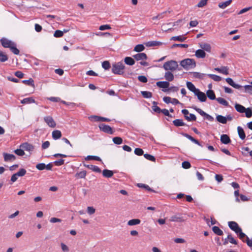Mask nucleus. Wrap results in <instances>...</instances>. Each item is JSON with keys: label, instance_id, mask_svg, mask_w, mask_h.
Returning a JSON list of instances; mask_svg holds the SVG:
<instances>
[{"label": "nucleus", "instance_id": "12", "mask_svg": "<svg viewBox=\"0 0 252 252\" xmlns=\"http://www.w3.org/2000/svg\"><path fill=\"white\" fill-rule=\"evenodd\" d=\"M133 57L136 61L146 60L148 58L147 55L144 53H140L133 56Z\"/></svg>", "mask_w": 252, "mask_h": 252}, {"label": "nucleus", "instance_id": "52", "mask_svg": "<svg viewBox=\"0 0 252 252\" xmlns=\"http://www.w3.org/2000/svg\"><path fill=\"white\" fill-rule=\"evenodd\" d=\"M144 158L150 161L155 162L156 161V158L153 156L148 154H144Z\"/></svg>", "mask_w": 252, "mask_h": 252}, {"label": "nucleus", "instance_id": "54", "mask_svg": "<svg viewBox=\"0 0 252 252\" xmlns=\"http://www.w3.org/2000/svg\"><path fill=\"white\" fill-rule=\"evenodd\" d=\"M102 66L105 70L109 69L111 67L110 63L107 61H104L102 63Z\"/></svg>", "mask_w": 252, "mask_h": 252}, {"label": "nucleus", "instance_id": "58", "mask_svg": "<svg viewBox=\"0 0 252 252\" xmlns=\"http://www.w3.org/2000/svg\"><path fill=\"white\" fill-rule=\"evenodd\" d=\"M182 166L184 169H189L191 167V164L189 161H184L182 162Z\"/></svg>", "mask_w": 252, "mask_h": 252}, {"label": "nucleus", "instance_id": "55", "mask_svg": "<svg viewBox=\"0 0 252 252\" xmlns=\"http://www.w3.org/2000/svg\"><path fill=\"white\" fill-rule=\"evenodd\" d=\"M188 45L186 44H174L172 46V48H174L175 47H182V48H187L188 47Z\"/></svg>", "mask_w": 252, "mask_h": 252}, {"label": "nucleus", "instance_id": "56", "mask_svg": "<svg viewBox=\"0 0 252 252\" xmlns=\"http://www.w3.org/2000/svg\"><path fill=\"white\" fill-rule=\"evenodd\" d=\"M14 153L19 156H23L25 155V152L23 149H18L14 150Z\"/></svg>", "mask_w": 252, "mask_h": 252}, {"label": "nucleus", "instance_id": "26", "mask_svg": "<svg viewBox=\"0 0 252 252\" xmlns=\"http://www.w3.org/2000/svg\"><path fill=\"white\" fill-rule=\"evenodd\" d=\"M195 55L197 58H204L205 57L206 53L203 50L198 49L196 51Z\"/></svg>", "mask_w": 252, "mask_h": 252}, {"label": "nucleus", "instance_id": "3", "mask_svg": "<svg viewBox=\"0 0 252 252\" xmlns=\"http://www.w3.org/2000/svg\"><path fill=\"white\" fill-rule=\"evenodd\" d=\"M125 68L124 64L122 62L115 63L112 65V72L118 75L124 74V69Z\"/></svg>", "mask_w": 252, "mask_h": 252}, {"label": "nucleus", "instance_id": "39", "mask_svg": "<svg viewBox=\"0 0 252 252\" xmlns=\"http://www.w3.org/2000/svg\"><path fill=\"white\" fill-rule=\"evenodd\" d=\"M232 2V0H228L225 2L220 3L219 4V7L222 9H224L227 6H228L230 4V3Z\"/></svg>", "mask_w": 252, "mask_h": 252}, {"label": "nucleus", "instance_id": "47", "mask_svg": "<svg viewBox=\"0 0 252 252\" xmlns=\"http://www.w3.org/2000/svg\"><path fill=\"white\" fill-rule=\"evenodd\" d=\"M113 142L117 145H120L123 143V139L120 137H115L112 139Z\"/></svg>", "mask_w": 252, "mask_h": 252}, {"label": "nucleus", "instance_id": "36", "mask_svg": "<svg viewBox=\"0 0 252 252\" xmlns=\"http://www.w3.org/2000/svg\"><path fill=\"white\" fill-rule=\"evenodd\" d=\"M141 220L138 219H132L127 222V224L129 226L135 225L140 224Z\"/></svg>", "mask_w": 252, "mask_h": 252}, {"label": "nucleus", "instance_id": "40", "mask_svg": "<svg viewBox=\"0 0 252 252\" xmlns=\"http://www.w3.org/2000/svg\"><path fill=\"white\" fill-rule=\"evenodd\" d=\"M219 103L225 106H228L229 104L228 102L224 98L222 97H218L216 99Z\"/></svg>", "mask_w": 252, "mask_h": 252}, {"label": "nucleus", "instance_id": "59", "mask_svg": "<svg viewBox=\"0 0 252 252\" xmlns=\"http://www.w3.org/2000/svg\"><path fill=\"white\" fill-rule=\"evenodd\" d=\"M63 35V32L60 30H56L54 33V36L55 37H61Z\"/></svg>", "mask_w": 252, "mask_h": 252}, {"label": "nucleus", "instance_id": "44", "mask_svg": "<svg viewBox=\"0 0 252 252\" xmlns=\"http://www.w3.org/2000/svg\"><path fill=\"white\" fill-rule=\"evenodd\" d=\"M145 49V47L143 44H138L134 48V51L137 52H140Z\"/></svg>", "mask_w": 252, "mask_h": 252}, {"label": "nucleus", "instance_id": "10", "mask_svg": "<svg viewBox=\"0 0 252 252\" xmlns=\"http://www.w3.org/2000/svg\"><path fill=\"white\" fill-rule=\"evenodd\" d=\"M44 120L49 126L51 127H55L56 126V124L51 116L45 117Z\"/></svg>", "mask_w": 252, "mask_h": 252}, {"label": "nucleus", "instance_id": "27", "mask_svg": "<svg viewBox=\"0 0 252 252\" xmlns=\"http://www.w3.org/2000/svg\"><path fill=\"white\" fill-rule=\"evenodd\" d=\"M35 101L32 97H27L24 98L21 101L22 104H30L32 103H35Z\"/></svg>", "mask_w": 252, "mask_h": 252}, {"label": "nucleus", "instance_id": "50", "mask_svg": "<svg viewBox=\"0 0 252 252\" xmlns=\"http://www.w3.org/2000/svg\"><path fill=\"white\" fill-rule=\"evenodd\" d=\"M179 90V88L176 86H172L168 87L167 89L162 90L164 92H167L168 91H172L173 92H176Z\"/></svg>", "mask_w": 252, "mask_h": 252}, {"label": "nucleus", "instance_id": "41", "mask_svg": "<svg viewBox=\"0 0 252 252\" xmlns=\"http://www.w3.org/2000/svg\"><path fill=\"white\" fill-rule=\"evenodd\" d=\"M8 56L2 51H0V62H5L8 60Z\"/></svg>", "mask_w": 252, "mask_h": 252}, {"label": "nucleus", "instance_id": "24", "mask_svg": "<svg viewBox=\"0 0 252 252\" xmlns=\"http://www.w3.org/2000/svg\"><path fill=\"white\" fill-rule=\"evenodd\" d=\"M206 95L211 100H215L217 99L215 93L212 90H208L206 92Z\"/></svg>", "mask_w": 252, "mask_h": 252}, {"label": "nucleus", "instance_id": "35", "mask_svg": "<svg viewBox=\"0 0 252 252\" xmlns=\"http://www.w3.org/2000/svg\"><path fill=\"white\" fill-rule=\"evenodd\" d=\"M212 230L214 233L219 236H221L223 234V231L217 226H213L212 227Z\"/></svg>", "mask_w": 252, "mask_h": 252}, {"label": "nucleus", "instance_id": "23", "mask_svg": "<svg viewBox=\"0 0 252 252\" xmlns=\"http://www.w3.org/2000/svg\"><path fill=\"white\" fill-rule=\"evenodd\" d=\"M86 167L92 170V171L97 172V173H101V169L97 166L94 165L92 164H88V165H85Z\"/></svg>", "mask_w": 252, "mask_h": 252}, {"label": "nucleus", "instance_id": "53", "mask_svg": "<svg viewBox=\"0 0 252 252\" xmlns=\"http://www.w3.org/2000/svg\"><path fill=\"white\" fill-rule=\"evenodd\" d=\"M227 239L229 240V242L233 244L237 245V241L234 239L231 234H229L227 236Z\"/></svg>", "mask_w": 252, "mask_h": 252}, {"label": "nucleus", "instance_id": "28", "mask_svg": "<svg viewBox=\"0 0 252 252\" xmlns=\"http://www.w3.org/2000/svg\"><path fill=\"white\" fill-rule=\"evenodd\" d=\"M235 108L237 112L241 113H244L246 110V108L244 106L237 103L235 104Z\"/></svg>", "mask_w": 252, "mask_h": 252}, {"label": "nucleus", "instance_id": "57", "mask_svg": "<svg viewBox=\"0 0 252 252\" xmlns=\"http://www.w3.org/2000/svg\"><path fill=\"white\" fill-rule=\"evenodd\" d=\"M134 154L137 156H142L144 155V151L142 149L137 148L134 150Z\"/></svg>", "mask_w": 252, "mask_h": 252}, {"label": "nucleus", "instance_id": "25", "mask_svg": "<svg viewBox=\"0 0 252 252\" xmlns=\"http://www.w3.org/2000/svg\"><path fill=\"white\" fill-rule=\"evenodd\" d=\"M237 131L239 137L242 139L244 140L246 137V134L245 131L242 127L239 126L237 127Z\"/></svg>", "mask_w": 252, "mask_h": 252}, {"label": "nucleus", "instance_id": "9", "mask_svg": "<svg viewBox=\"0 0 252 252\" xmlns=\"http://www.w3.org/2000/svg\"><path fill=\"white\" fill-rule=\"evenodd\" d=\"M20 148L29 152L32 151L34 150V146L28 142H25L21 144Z\"/></svg>", "mask_w": 252, "mask_h": 252}, {"label": "nucleus", "instance_id": "7", "mask_svg": "<svg viewBox=\"0 0 252 252\" xmlns=\"http://www.w3.org/2000/svg\"><path fill=\"white\" fill-rule=\"evenodd\" d=\"M89 119L91 121H94V122H109L111 121V120L108 118L101 117V116H96V115L90 116L89 117Z\"/></svg>", "mask_w": 252, "mask_h": 252}, {"label": "nucleus", "instance_id": "1", "mask_svg": "<svg viewBox=\"0 0 252 252\" xmlns=\"http://www.w3.org/2000/svg\"><path fill=\"white\" fill-rule=\"evenodd\" d=\"M1 45L4 48H9L11 52L15 55H19L20 51L17 48L16 44L5 37H2L0 40Z\"/></svg>", "mask_w": 252, "mask_h": 252}, {"label": "nucleus", "instance_id": "5", "mask_svg": "<svg viewBox=\"0 0 252 252\" xmlns=\"http://www.w3.org/2000/svg\"><path fill=\"white\" fill-rule=\"evenodd\" d=\"M187 220V217L185 214L177 213L172 216L170 219L171 221L183 222Z\"/></svg>", "mask_w": 252, "mask_h": 252}, {"label": "nucleus", "instance_id": "63", "mask_svg": "<svg viewBox=\"0 0 252 252\" xmlns=\"http://www.w3.org/2000/svg\"><path fill=\"white\" fill-rule=\"evenodd\" d=\"M138 80L142 83H147L148 82V79L147 77L143 75H140L138 76Z\"/></svg>", "mask_w": 252, "mask_h": 252}, {"label": "nucleus", "instance_id": "38", "mask_svg": "<svg viewBox=\"0 0 252 252\" xmlns=\"http://www.w3.org/2000/svg\"><path fill=\"white\" fill-rule=\"evenodd\" d=\"M186 39V37L181 35L173 36L170 39L171 40L179 41L180 42H184Z\"/></svg>", "mask_w": 252, "mask_h": 252}, {"label": "nucleus", "instance_id": "14", "mask_svg": "<svg viewBox=\"0 0 252 252\" xmlns=\"http://www.w3.org/2000/svg\"><path fill=\"white\" fill-rule=\"evenodd\" d=\"M3 155L5 161H13L16 159V157L13 154L3 153Z\"/></svg>", "mask_w": 252, "mask_h": 252}, {"label": "nucleus", "instance_id": "60", "mask_svg": "<svg viewBox=\"0 0 252 252\" xmlns=\"http://www.w3.org/2000/svg\"><path fill=\"white\" fill-rule=\"evenodd\" d=\"M245 112L246 117L251 118L252 116V110L251 108H247Z\"/></svg>", "mask_w": 252, "mask_h": 252}, {"label": "nucleus", "instance_id": "16", "mask_svg": "<svg viewBox=\"0 0 252 252\" xmlns=\"http://www.w3.org/2000/svg\"><path fill=\"white\" fill-rule=\"evenodd\" d=\"M220 141L223 144H228L231 142V140L227 134H223L220 136Z\"/></svg>", "mask_w": 252, "mask_h": 252}, {"label": "nucleus", "instance_id": "42", "mask_svg": "<svg viewBox=\"0 0 252 252\" xmlns=\"http://www.w3.org/2000/svg\"><path fill=\"white\" fill-rule=\"evenodd\" d=\"M141 94L145 98H149L152 97V93L148 91H141Z\"/></svg>", "mask_w": 252, "mask_h": 252}, {"label": "nucleus", "instance_id": "31", "mask_svg": "<svg viewBox=\"0 0 252 252\" xmlns=\"http://www.w3.org/2000/svg\"><path fill=\"white\" fill-rule=\"evenodd\" d=\"M124 61L125 63L129 65H133L135 63L134 60L130 57H126L125 58Z\"/></svg>", "mask_w": 252, "mask_h": 252}, {"label": "nucleus", "instance_id": "15", "mask_svg": "<svg viewBox=\"0 0 252 252\" xmlns=\"http://www.w3.org/2000/svg\"><path fill=\"white\" fill-rule=\"evenodd\" d=\"M215 70L218 71L220 73H222L225 75H228L229 74L228 70L229 68L227 66H222L220 68L216 67Z\"/></svg>", "mask_w": 252, "mask_h": 252}, {"label": "nucleus", "instance_id": "43", "mask_svg": "<svg viewBox=\"0 0 252 252\" xmlns=\"http://www.w3.org/2000/svg\"><path fill=\"white\" fill-rule=\"evenodd\" d=\"M137 186L139 188H144L146 189H147L149 191H152V192H156L154 190H153V189L150 188V187L148 185H146V184L139 183L137 184Z\"/></svg>", "mask_w": 252, "mask_h": 252}, {"label": "nucleus", "instance_id": "11", "mask_svg": "<svg viewBox=\"0 0 252 252\" xmlns=\"http://www.w3.org/2000/svg\"><path fill=\"white\" fill-rule=\"evenodd\" d=\"M228 224L229 227L235 233L241 228V227H240L238 225V223L235 221H229Z\"/></svg>", "mask_w": 252, "mask_h": 252}, {"label": "nucleus", "instance_id": "29", "mask_svg": "<svg viewBox=\"0 0 252 252\" xmlns=\"http://www.w3.org/2000/svg\"><path fill=\"white\" fill-rule=\"evenodd\" d=\"M216 120L219 123H220L222 124H225L227 123V118L220 115H218L216 117Z\"/></svg>", "mask_w": 252, "mask_h": 252}, {"label": "nucleus", "instance_id": "34", "mask_svg": "<svg viewBox=\"0 0 252 252\" xmlns=\"http://www.w3.org/2000/svg\"><path fill=\"white\" fill-rule=\"evenodd\" d=\"M87 174V172L85 170L77 172L75 174V177L76 179L85 178Z\"/></svg>", "mask_w": 252, "mask_h": 252}, {"label": "nucleus", "instance_id": "6", "mask_svg": "<svg viewBox=\"0 0 252 252\" xmlns=\"http://www.w3.org/2000/svg\"><path fill=\"white\" fill-rule=\"evenodd\" d=\"M98 127L100 131L105 133L113 134L115 132L110 126L104 123L100 124L98 126Z\"/></svg>", "mask_w": 252, "mask_h": 252}, {"label": "nucleus", "instance_id": "20", "mask_svg": "<svg viewBox=\"0 0 252 252\" xmlns=\"http://www.w3.org/2000/svg\"><path fill=\"white\" fill-rule=\"evenodd\" d=\"M164 78L167 82H169L174 80V76L171 72L167 71L165 73Z\"/></svg>", "mask_w": 252, "mask_h": 252}, {"label": "nucleus", "instance_id": "33", "mask_svg": "<svg viewBox=\"0 0 252 252\" xmlns=\"http://www.w3.org/2000/svg\"><path fill=\"white\" fill-rule=\"evenodd\" d=\"M236 233L238 235L239 238L241 239L243 242H245L244 238H246L247 239V237H248L244 233L242 232V230L241 228L237 231Z\"/></svg>", "mask_w": 252, "mask_h": 252}, {"label": "nucleus", "instance_id": "22", "mask_svg": "<svg viewBox=\"0 0 252 252\" xmlns=\"http://www.w3.org/2000/svg\"><path fill=\"white\" fill-rule=\"evenodd\" d=\"M113 174L114 172L112 170L105 169L102 171V175L105 178H111L113 176Z\"/></svg>", "mask_w": 252, "mask_h": 252}, {"label": "nucleus", "instance_id": "32", "mask_svg": "<svg viewBox=\"0 0 252 252\" xmlns=\"http://www.w3.org/2000/svg\"><path fill=\"white\" fill-rule=\"evenodd\" d=\"M173 123L176 126H181L186 125L182 119H176L173 121Z\"/></svg>", "mask_w": 252, "mask_h": 252}, {"label": "nucleus", "instance_id": "49", "mask_svg": "<svg viewBox=\"0 0 252 252\" xmlns=\"http://www.w3.org/2000/svg\"><path fill=\"white\" fill-rule=\"evenodd\" d=\"M185 119L188 121H196V117L195 115L189 114V116H185Z\"/></svg>", "mask_w": 252, "mask_h": 252}, {"label": "nucleus", "instance_id": "45", "mask_svg": "<svg viewBox=\"0 0 252 252\" xmlns=\"http://www.w3.org/2000/svg\"><path fill=\"white\" fill-rule=\"evenodd\" d=\"M210 78L212 79L215 81L219 82L221 80V77L220 76L215 75V74H209L207 75Z\"/></svg>", "mask_w": 252, "mask_h": 252}, {"label": "nucleus", "instance_id": "46", "mask_svg": "<svg viewBox=\"0 0 252 252\" xmlns=\"http://www.w3.org/2000/svg\"><path fill=\"white\" fill-rule=\"evenodd\" d=\"M192 73L193 77L198 79H203V77L206 75L205 74L200 73L197 72H193Z\"/></svg>", "mask_w": 252, "mask_h": 252}, {"label": "nucleus", "instance_id": "13", "mask_svg": "<svg viewBox=\"0 0 252 252\" xmlns=\"http://www.w3.org/2000/svg\"><path fill=\"white\" fill-rule=\"evenodd\" d=\"M225 81L229 85L232 86L235 89H239L242 87L241 85L235 83L232 79L231 78H226Z\"/></svg>", "mask_w": 252, "mask_h": 252}, {"label": "nucleus", "instance_id": "18", "mask_svg": "<svg viewBox=\"0 0 252 252\" xmlns=\"http://www.w3.org/2000/svg\"><path fill=\"white\" fill-rule=\"evenodd\" d=\"M162 44H163V43L158 41H148L145 43V45L147 47L160 46L162 45Z\"/></svg>", "mask_w": 252, "mask_h": 252}, {"label": "nucleus", "instance_id": "37", "mask_svg": "<svg viewBox=\"0 0 252 252\" xmlns=\"http://www.w3.org/2000/svg\"><path fill=\"white\" fill-rule=\"evenodd\" d=\"M22 83L27 85L32 86L33 88H34V87H35L34 83V80L32 78H30L29 80H23Z\"/></svg>", "mask_w": 252, "mask_h": 252}, {"label": "nucleus", "instance_id": "61", "mask_svg": "<svg viewBox=\"0 0 252 252\" xmlns=\"http://www.w3.org/2000/svg\"><path fill=\"white\" fill-rule=\"evenodd\" d=\"M26 169L24 168H21L20 169V170L16 173V175H18V176L22 177L24 176L26 174Z\"/></svg>", "mask_w": 252, "mask_h": 252}, {"label": "nucleus", "instance_id": "64", "mask_svg": "<svg viewBox=\"0 0 252 252\" xmlns=\"http://www.w3.org/2000/svg\"><path fill=\"white\" fill-rule=\"evenodd\" d=\"M208 0H201L197 4L198 7H203L206 5Z\"/></svg>", "mask_w": 252, "mask_h": 252}, {"label": "nucleus", "instance_id": "51", "mask_svg": "<svg viewBox=\"0 0 252 252\" xmlns=\"http://www.w3.org/2000/svg\"><path fill=\"white\" fill-rule=\"evenodd\" d=\"M192 108L194 109L196 111H197L200 115L202 116H205L206 115V113L204 112L200 108H197L196 106H192Z\"/></svg>", "mask_w": 252, "mask_h": 252}, {"label": "nucleus", "instance_id": "21", "mask_svg": "<svg viewBox=\"0 0 252 252\" xmlns=\"http://www.w3.org/2000/svg\"><path fill=\"white\" fill-rule=\"evenodd\" d=\"M186 84L188 89L194 94L198 90V89L195 88V86L191 82L187 81Z\"/></svg>", "mask_w": 252, "mask_h": 252}, {"label": "nucleus", "instance_id": "19", "mask_svg": "<svg viewBox=\"0 0 252 252\" xmlns=\"http://www.w3.org/2000/svg\"><path fill=\"white\" fill-rule=\"evenodd\" d=\"M200 47L204 51H206L208 52H210L211 50V47L209 44L201 43L199 44Z\"/></svg>", "mask_w": 252, "mask_h": 252}, {"label": "nucleus", "instance_id": "30", "mask_svg": "<svg viewBox=\"0 0 252 252\" xmlns=\"http://www.w3.org/2000/svg\"><path fill=\"white\" fill-rule=\"evenodd\" d=\"M62 136V133L59 130H55L52 132V137L54 139L57 140L61 138Z\"/></svg>", "mask_w": 252, "mask_h": 252}, {"label": "nucleus", "instance_id": "48", "mask_svg": "<svg viewBox=\"0 0 252 252\" xmlns=\"http://www.w3.org/2000/svg\"><path fill=\"white\" fill-rule=\"evenodd\" d=\"M86 160H95L99 161H101V159L97 156H88L86 158Z\"/></svg>", "mask_w": 252, "mask_h": 252}, {"label": "nucleus", "instance_id": "4", "mask_svg": "<svg viewBox=\"0 0 252 252\" xmlns=\"http://www.w3.org/2000/svg\"><path fill=\"white\" fill-rule=\"evenodd\" d=\"M178 64L177 62L174 60L167 61L163 64V68L167 71L170 70L173 72L178 68Z\"/></svg>", "mask_w": 252, "mask_h": 252}, {"label": "nucleus", "instance_id": "17", "mask_svg": "<svg viewBox=\"0 0 252 252\" xmlns=\"http://www.w3.org/2000/svg\"><path fill=\"white\" fill-rule=\"evenodd\" d=\"M157 86L162 89L168 88L170 85L169 82L167 81H159L156 83Z\"/></svg>", "mask_w": 252, "mask_h": 252}, {"label": "nucleus", "instance_id": "62", "mask_svg": "<svg viewBox=\"0 0 252 252\" xmlns=\"http://www.w3.org/2000/svg\"><path fill=\"white\" fill-rule=\"evenodd\" d=\"M36 168L39 170L45 169V164L44 163H38L36 165Z\"/></svg>", "mask_w": 252, "mask_h": 252}, {"label": "nucleus", "instance_id": "2", "mask_svg": "<svg viewBox=\"0 0 252 252\" xmlns=\"http://www.w3.org/2000/svg\"><path fill=\"white\" fill-rule=\"evenodd\" d=\"M180 64L184 68L188 70L195 67L196 63L194 59L188 58L181 61Z\"/></svg>", "mask_w": 252, "mask_h": 252}, {"label": "nucleus", "instance_id": "8", "mask_svg": "<svg viewBox=\"0 0 252 252\" xmlns=\"http://www.w3.org/2000/svg\"><path fill=\"white\" fill-rule=\"evenodd\" d=\"M196 96H197V98L201 102H205L207 100V96L205 93L201 92L199 89L197 92H195L194 94Z\"/></svg>", "mask_w": 252, "mask_h": 252}]
</instances>
